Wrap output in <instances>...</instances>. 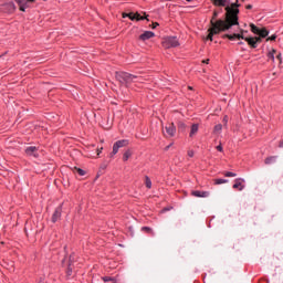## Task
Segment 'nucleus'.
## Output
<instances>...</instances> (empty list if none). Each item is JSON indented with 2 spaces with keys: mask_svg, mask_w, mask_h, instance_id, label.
I'll list each match as a JSON object with an SVG mask.
<instances>
[{
  "mask_svg": "<svg viewBox=\"0 0 283 283\" xmlns=\"http://www.w3.org/2000/svg\"><path fill=\"white\" fill-rule=\"evenodd\" d=\"M279 147L283 148V140L280 142Z\"/></svg>",
  "mask_w": 283,
  "mask_h": 283,
  "instance_id": "79ce46f5",
  "label": "nucleus"
},
{
  "mask_svg": "<svg viewBox=\"0 0 283 283\" xmlns=\"http://www.w3.org/2000/svg\"><path fill=\"white\" fill-rule=\"evenodd\" d=\"M196 134H198V124H193L191 126L190 138H192V136H196Z\"/></svg>",
  "mask_w": 283,
  "mask_h": 283,
  "instance_id": "aec40b11",
  "label": "nucleus"
},
{
  "mask_svg": "<svg viewBox=\"0 0 283 283\" xmlns=\"http://www.w3.org/2000/svg\"><path fill=\"white\" fill-rule=\"evenodd\" d=\"M242 182H244V179L242 178L235 179L232 186V189H238V191H242L244 189V185Z\"/></svg>",
  "mask_w": 283,
  "mask_h": 283,
  "instance_id": "f8f14e48",
  "label": "nucleus"
},
{
  "mask_svg": "<svg viewBox=\"0 0 283 283\" xmlns=\"http://www.w3.org/2000/svg\"><path fill=\"white\" fill-rule=\"evenodd\" d=\"M127 145H129V140H127V139L117 140L113 145V151L111 153V156H116L118 154V149H120L123 147H127Z\"/></svg>",
  "mask_w": 283,
  "mask_h": 283,
  "instance_id": "20e7f679",
  "label": "nucleus"
},
{
  "mask_svg": "<svg viewBox=\"0 0 283 283\" xmlns=\"http://www.w3.org/2000/svg\"><path fill=\"white\" fill-rule=\"evenodd\" d=\"M275 160H277V156H270V157L265 158L264 163L266 165H273V163H275Z\"/></svg>",
  "mask_w": 283,
  "mask_h": 283,
  "instance_id": "f3484780",
  "label": "nucleus"
},
{
  "mask_svg": "<svg viewBox=\"0 0 283 283\" xmlns=\"http://www.w3.org/2000/svg\"><path fill=\"white\" fill-rule=\"evenodd\" d=\"M74 260V256L71 255L70 256V263H69V268H67V275H72V262Z\"/></svg>",
  "mask_w": 283,
  "mask_h": 283,
  "instance_id": "393cba45",
  "label": "nucleus"
},
{
  "mask_svg": "<svg viewBox=\"0 0 283 283\" xmlns=\"http://www.w3.org/2000/svg\"><path fill=\"white\" fill-rule=\"evenodd\" d=\"M102 153H103V147L97 148V156H101Z\"/></svg>",
  "mask_w": 283,
  "mask_h": 283,
  "instance_id": "4c0bfd02",
  "label": "nucleus"
},
{
  "mask_svg": "<svg viewBox=\"0 0 283 283\" xmlns=\"http://www.w3.org/2000/svg\"><path fill=\"white\" fill-rule=\"evenodd\" d=\"M242 1V3H244L247 0H241Z\"/></svg>",
  "mask_w": 283,
  "mask_h": 283,
  "instance_id": "49530a36",
  "label": "nucleus"
},
{
  "mask_svg": "<svg viewBox=\"0 0 283 283\" xmlns=\"http://www.w3.org/2000/svg\"><path fill=\"white\" fill-rule=\"evenodd\" d=\"M276 59H277L280 65H282V53H279V54L276 55Z\"/></svg>",
  "mask_w": 283,
  "mask_h": 283,
  "instance_id": "f704fd0d",
  "label": "nucleus"
},
{
  "mask_svg": "<svg viewBox=\"0 0 283 283\" xmlns=\"http://www.w3.org/2000/svg\"><path fill=\"white\" fill-rule=\"evenodd\" d=\"M116 78L122 85H125L127 87L130 83L136 82V78H138V76L132 75L127 72H119L116 73Z\"/></svg>",
  "mask_w": 283,
  "mask_h": 283,
  "instance_id": "7ed1b4c3",
  "label": "nucleus"
},
{
  "mask_svg": "<svg viewBox=\"0 0 283 283\" xmlns=\"http://www.w3.org/2000/svg\"><path fill=\"white\" fill-rule=\"evenodd\" d=\"M142 231H145V233H151V235H154V230H151L149 227H143Z\"/></svg>",
  "mask_w": 283,
  "mask_h": 283,
  "instance_id": "c85d7f7f",
  "label": "nucleus"
},
{
  "mask_svg": "<svg viewBox=\"0 0 283 283\" xmlns=\"http://www.w3.org/2000/svg\"><path fill=\"white\" fill-rule=\"evenodd\" d=\"M130 19V21H145V17H142L140 13H123V19L127 18Z\"/></svg>",
  "mask_w": 283,
  "mask_h": 283,
  "instance_id": "0eeeda50",
  "label": "nucleus"
},
{
  "mask_svg": "<svg viewBox=\"0 0 283 283\" xmlns=\"http://www.w3.org/2000/svg\"><path fill=\"white\" fill-rule=\"evenodd\" d=\"M156 34L151 31H145L143 34L139 35L140 41H149V39H154Z\"/></svg>",
  "mask_w": 283,
  "mask_h": 283,
  "instance_id": "9b49d317",
  "label": "nucleus"
},
{
  "mask_svg": "<svg viewBox=\"0 0 283 283\" xmlns=\"http://www.w3.org/2000/svg\"><path fill=\"white\" fill-rule=\"evenodd\" d=\"M259 36H261V39H266V36H269V30H266L265 28L261 29L259 31Z\"/></svg>",
  "mask_w": 283,
  "mask_h": 283,
  "instance_id": "a211bd4d",
  "label": "nucleus"
},
{
  "mask_svg": "<svg viewBox=\"0 0 283 283\" xmlns=\"http://www.w3.org/2000/svg\"><path fill=\"white\" fill-rule=\"evenodd\" d=\"M226 178H235L238 176L235 172L227 171L224 172Z\"/></svg>",
  "mask_w": 283,
  "mask_h": 283,
  "instance_id": "cd10ccee",
  "label": "nucleus"
},
{
  "mask_svg": "<svg viewBox=\"0 0 283 283\" xmlns=\"http://www.w3.org/2000/svg\"><path fill=\"white\" fill-rule=\"evenodd\" d=\"M170 147H171V145L167 146V147H166V151H167V149H169Z\"/></svg>",
  "mask_w": 283,
  "mask_h": 283,
  "instance_id": "c03bdc74",
  "label": "nucleus"
},
{
  "mask_svg": "<svg viewBox=\"0 0 283 283\" xmlns=\"http://www.w3.org/2000/svg\"><path fill=\"white\" fill-rule=\"evenodd\" d=\"M185 127H186L185 123L180 122L179 123V129H185Z\"/></svg>",
  "mask_w": 283,
  "mask_h": 283,
  "instance_id": "e433bc0d",
  "label": "nucleus"
},
{
  "mask_svg": "<svg viewBox=\"0 0 283 283\" xmlns=\"http://www.w3.org/2000/svg\"><path fill=\"white\" fill-rule=\"evenodd\" d=\"M19 6L20 12H25L30 8V3H34L36 0H14Z\"/></svg>",
  "mask_w": 283,
  "mask_h": 283,
  "instance_id": "423d86ee",
  "label": "nucleus"
},
{
  "mask_svg": "<svg viewBox=\"0 0 283 283\" xmlns=\"http://www.w3.org/2000/svg\"><path fill=\"white\" fill-rule=\"evenodd\" d=\"M129 158H132V150L128 149L123 155L124 163H127L129 160Z\"/></svg>",
  "mask_w": 283,
  "mask_h": 283,
  "instance_id": "6ab92c4d",
  "label": "nucleus"
},
{
  "mask_svg": "<svg viewBox=\"0 0 283 283\" xmlns=\"http://www.w3.org/2000/svg\"><path fill=\"white\" fill-rule=\"evenodd\" d=\"M202 63H209V60H203Z\"/></svg>",
  "mask_w": 283,
  "mask_h": 283,
  "instance_id": "37998d69",
  "label": "nucleus"
},
{
  "mask_svg": "<svg viewBox=\"0 0 283 283\" xmlns=\"http://www.w3.org/2000/svg\"><path fill=\"white\" fill-rule=\"evenodd\" d=\"M245 8H247V10H252V9H253V6L248 4Z\"/></svg>",
  "mask_w": 283,
  "mask_h": 283,
  "instance_id": "a19ab883",
  "label": "nucleus"
},
{
  "mask_svg": "<svg viewBox=\"0 0 283 283\" xmlns=\"http://www.w3.org/2000/svg\"><path fill=\"white\" fill-rule=\"evenodd\" d=\"M245 41L250 48L255 49L258 48V44L255 42V38H245Z\"/></svg>",
  "mask_w": 283,
  "mask_h": 283,
  "instance_id": "dca6fc26",
  "label": "nucleus"
},
{
  "mask_svg": "<svg viewBox=\"0 0 283 283\" xmlns=\"http://www.w3.org/2000/svg\"><path fill=\"white\" fill-rule=\"evenodd\" d=\"M254 41H255V43H256V45L259 44V43H262V36H254Z\"/></svg>",
  "mask_w": 283,
  "mask_h": 283,
  "instance_id": "7c9ffc66",
  "label": "nucleus"
},
{
  "mask_svg": "<svg viewBox=\"0 0 283 283\" xmlns=\"http://www.w3.org/2000/svg\"><path fill=\"white\" fill-rule=\"evenodd\" d=\"M191 196L195 198H209V191L192 190Z\"/></svg>",
  "mask_w": 283,
  "mask_h": 283,
  "instance_id": "9d476101",
  "label": "nucleus"
},
{
  "mask_svg": "<svg viewBox=\"0 0 283 283\" xmlns=\"http://www.w3.org/2000/svg\"><path fill=\"white\" fill-rule=\"evenodd\" d=\"M103 281H104V282H113L114 279H112V277H109V276H104V277H103Z\"/></svg>",
  "mask_w": 283,
  "mask_h": 283,
  "instance_id": "72a5a7b5",
  "label": "nucleus"
},
{
  "mask_svg": "<svg viewBox=\"0 0 283 283\" xmlns=\"http://www.w3.org/2000/svg\"><path fill=\"white\" fill-rule=\"evenodd\" d=\"M4 8L10 13H12V12H14L17 10V6L14 4V2H9V3L4 4Z\"/></svg>",
  "mask_w": 283,
  "mask_h": 283,
  "instance_id": "2eb2a0df",
  "label": "nucleus"
},
{
  "mask_svg": "<svg viewBox=\"0 0 283 283\" xmlns=\"http://www.w3.org/2000/svg\"><path fill=\"white\" fill-rule=\"evenodd\" d=\"M186 1H188V2H189V1H191V0H186Z\"/></svg>",
  "mask_w": 283,
  "mask_h": 283,
  "instance_id": "de8ad7c7",
  "label": "nucleus"
},
{
  "mask_svg": "<svg viewBox=\"0 0 283 283\" xmlns=\"http://www.w3.org/2000/svg\"><path fill=\"white\" fill-rule=\"evenodd\" d=\"M188 156H189V158H193V156H195L193 150H188Z\"/></svg>",
  "mask_w": 283,
  "mask_h": 283,
  "instance_id": "c9c22d12",
  "label": "nucleus"
},
{
  "mask_svg": "<svg viewBox=\"0 0 283 283\" xmlns=\"http://www.w3.org/2000/svg\"><path fill=\"white\" fill-rule=\"evenodd\" d=\"M217 149H218L219 151H223L222 144L218 145V146H217Z\"/></svg>",
  "mask_w": 283,
  "mask_h": 283,
  "instance_id": "58836bf2",
  "label": "nucleus"
},
{
  "mask_svg": "<svg viewBox=\"0 0 283 283\" xmlns=\"http://www.w3.org/2000/svg\"><path fill=\"white\" fill-rule=\"evenodd\" d=\"M63 209L61 207H57L52 216V222H59V220H61V213H62Z\"/></svg>",
  "mask_w": 283,
  "mask_h": 283,
  "instance_id": "ddd939ff",
  "label": "nucleus"
},
{
  "mask_svg": "<svg viewBox=\"0 0 283 283\" xmlns=\"http://www.w3.org/2000/svg\"><path fill=\"white\" fill-rule=\"evenodd\" d=\"M165 130L167 136H169L170 138H172V136H176V125H174V123L166 125Z\"/></svg>",
  "mask_w": 283,
  "mask_h": 283,
  "instance_id": "1a4fd4ad",
  "label": "nucleus"
},
{
  "mask_svg": "<svg viewBox=\"0 0 283 283\" xmlns=\"http://www.w3.org/2000/svg\"><path fill=\"white\" fill-rule=\"evenodd\" d=\"M76 174H78V176H85V170L81 169V168H75Z\"/></svg>",
  "mask_w": 283,
  "mask_h": 283,
  "instance_id": "c756f323",
  "label": "nucleus"
},
{
  "mask_svg": "<svg viewBox=\"0 0 283 283\" xmlns=\"http://www.w3.org/2000/svg\"><path fill=\"white\" fill-rule=\"evenodd\" d=\"M251 28V32H253V34H260V28H258L255 24H250Z\"/></svg>",
  "mask_w": 283,
  "mask_h": 283,
  "instance_id": "5701e85b",
  "label": "nucleus"
},
{
  "mask_svg": "<svg viewBox=\"0 0 283 283\" xmlns=\"http://www.w3.org/2000/svg\"><path fill=\"white\" fill-rule=\"evenodd\" d=\"M153 30H156V28H158V23L157 22H155V23H153Z\"/></svg>",
  "mask_w": 283,
  "mask_h": 283,
  "instance_id": "ea45409f",
  "label": "nucleus"
},
{
  "mask_svg": "<svg viewBox=\"0 0 283 283\" xmlns=\"http://www.w3.org/2000/svg\"><path fill=\"white\" fill-rule=\"evenodd\" d=\"M145 185L147 189H151V179L149 178V176L145 177Z\"/></svg>",
  "mask_w": 283,
  "mask_h": 283,
  "instance_id": "a878e982",
  "label": "nucleus"
},
{
  "mask_svg": "<svg viewBox=\"0 0 283 283\" xmlns=\"http://www.w3.org/2000/svg\"><path fill=\"white\" fill-rule=\"evenodd\" d=\"M244 30H241V33H234V34H223V39H229L230 41H234V39H243V41H247V38H244V34H242Z\"/></svg>",
  "mask_w": 283,
  "mask_h": 283,
  "instance_id": "6e6552de",
  "label": "nucleus"
},
{
  "mask_svg": "<svg viewBox=\"0 0 283 283\" xmlns=\"http://www.w3.org/2000/svg\"><path fill=\"white\" fill-rule=\"evenodd\" d=\"M275 52L277 51L275 49H272V51L268 53V59H270V61L275 62Z\"/></svg>",
  "mask_w": 283,
  "mask_h": 283,
  "instance_id": "412c9836",
  "label": "nucleus"
},
{
  "mask_svg": "<svg viewBox=\"0 0 283 283\" xmlns=\"http://www.w3.org/2000/svg\"><path fill=\"white\" fill-rule=\"evenodd\" d=\"M229 182L228 179H214V185H226Z\"/></svg>",
  "mask_w": 283,
  "mask_h": 283,
  "instance_id": "bb28decb",
  "label": "nucleus"
},
{
  "mask_svg": "<svg viewBox=\"0 0 283 283\" xmlns=\"http://www.w3.org/2000/svg\"><path fill=\"white\" fill-rule=\"evenodd\" d=\"M214 6L224 8L227 6V0H214Z\"/></svg>",
  "mask_w": 283,
  "mask_h": 283,
  "instance_id": "4be33fe9",
  "label": "nucleus"
},
{
  "mask_svg": "<svg viewBox=\"0 0 283 283\" xmlns=\"http://www.w3.org/2000/svg\"><path fill=\"white\" fill-rule=\"evenodd\" d=\"M216 19H218V11H214L213 12V15H212V19H211V21H210V23H211V28L208 30V32H209V34H208V36H207V40L208 41H213V35L214 34H220V32H227V30H229V29H222V27H218L219 28V31H214L216 30V23H218L220 20H217L216 21ZM216 32V33H214Z\"/></svg>",
  "mask_w": 283,
  "mask_h": 283,
  "instance_id": "f03ea898",
  "label": "nucleus"
},
{
  "mask_svg": "<svg viewBox=\"0 0 283 283\" xmlns=\"http://www.w3.org/2000/svg\"><path fill=\"white\" fill-rule=\"evenodd\" d=\"M243 44V42H239V45H242Z\"/></svg>",
  "mask_w": 283,
  "mask_h": 283,
  "instance_id": "a18cd8bd",
  "label": "nucleus"
},
{
  "mask_svg": "<svg viewBox=\"0 0 283 283\" xmlns=\"http://www.w3.org/2000/svg\"><path fill=\"white\" fill-rule=\"evenodd\" d=\"M275 39H277V35H276V34H273V35L269 36V38L266 39V41H275Z\"/></svg>",
  "mask_w": 283,
  "mask_h": 283,
  "instance_id": "473e14b6",
  "label": "nucleus"
},
{
  "mask_svg": "<svg viewBox=\"0 0 283 283\" xmlns=\"http://www.w3.org/2000/svg\"><path fill=\"white\" fill-rule=\"evenodd\" d=\"M222 133V124H217L213 128V134H221Z\"/></svg>",
  "mask_w": 283,
  "mask_h": 283,
  "instance_id": "b1692460",
  "label": "nucleus"
},
{
  "mask_svg": "<svg viewBox=\"0 0 283 283\" xmlns=\"http://www.w3.org/2000/svg\"><path fill=\"white\" fill-rule=\"evenodd\" d=\"M229 123V116L223 117V127H227V124Z\"/></svg>",
  "mask_w": 283,
  "mask_h": 283,
  "instance_id": "2f4dec72",
  "label": "nucleus"
},
{
  "mask_svg": "<svg viewBox=\"0 0 283 283\" xmlns=\"http://www.w3.org/2000/svg\"><path fill=\"white\" fill-rule=\"evenodd\" d=\"M178 45H180V42H178V39L174 36L167 38L163 42V46L166 48L167 50H169V48H178Z\"/></svg>",
  "mask_w": 283,
  "mask_h": 283,
  "instance_id": "39448f33",
  "label": "nucleus"
},
{
  "mask_svg": "<svg viewBox=\"0 0 283 283\" xmlns=\"http://www.w3.org/2000/svg\"><path fill=\"white\" fill-rule=\"evenodd\" d=\"M240 2L235 0L231 6L226 7V20H219L218 23L214 24V33L221 30H231L233 25H240L238 15L240 14Z\"/></svg>",
  "mask_w": 283,
  "mask_h": 283,
  "instance_id": "f257e3e1",
  "label": "nucleus"
},
{
  "mask_svg": "<svg viewBox=\"0 0 283 283\" xmlns=\"http://www.w3.org/2000/svg\"><path fill=\"white\" fill-rule=\"evenodd\" d=\"M38 148L35 146L27 147L25 155L27 156H34L36 158L39 155H36Z\"/></svg>",
  "mask_w": 283,
  "mask_h": 283,
  "instance_id": "4468645a",
  "label": "nucleus"
}]
</instances>
